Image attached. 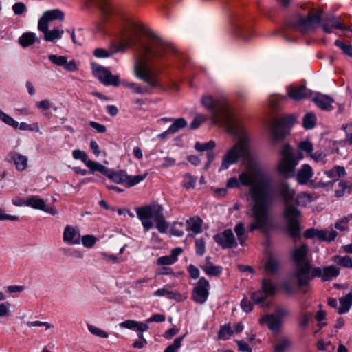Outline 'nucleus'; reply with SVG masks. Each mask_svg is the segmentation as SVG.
<instances>
[{"label":"nucleus","mask_w":352,"mask_h":352,"mask_svg":"<svg viewBox=\"0 0 352 352\" xmlns=\"http://www.w3.org/2000/svg\"><path fill=\"white\" fill-rule=\"evenodd\" d=\"M271 179L258 168L248 167L242 172L239 179L236 177L230 178L226 186L234 188H239L240 184L249 186V195L252 199L250 209L247 211V216L252 219L248 226V230H265L272 225L270 216V208L272 204L273 197L271 192Z\"/></svg>","instance_id":"nucleus-1"},{"label":"nucleus","mask_w":352,"mask_h":352,"mask_svg":"<svg viewBox=\"0 0 352 352\" xmlns=\"http://www.w3.org/2000/svg\"><path fill=\"white\" fill-rule=\"evenodd\" d=\"M201 104L210 112L213 124L223 125L228 133L238 138L237 142L223 155L219 170H227L240 158L249 160L250 151L248 134L241 121L230 111L226 100L206 95L201 98Z\"/></svg>","instance_id":"nucleus-2"},{"label":"nucleus","mask_w":352,"mask_h":352,"mask_svg":"<svg viewBox=\"0 0 352 352\" xmlns=\"http://www.w3.org/2000/svg\"><path fill=\"white\" fill-rule=\"evenodd\" d=\"M168 50V44L160 36L151 34L148 38L135 48L133 72L135 76L147 83L146 88L132 82L130 89L135 94H151L152 89L160 87L157 74L151 69V65L164 57Z\"/></svg>","instance_id":"nucleus-3"},{"label":"nucleus","mask_w":352,"mask_h":352,"mask_svg":"<svg viewBox=\"0 0 352 352\" xmlns=\"http://www.w3.org/2000/svg\"><path fill=\"white\" fill-rule=\"evenodd\" d=\"M276 191L285 204L284 216L287 221V232L291 236L296 238L300 234L298 218L300 217V211L293 205L296 191L286 182H280Z\"/></svg>","instance_id":"nucleus-4"},{"label":"nucleus","mask_w":352,"mask_h":352,"mask_svg":"<svg viewBox=\"0 0 352 352\" xmlns=\"http://www.w3.org/2000/svg\"><path fill=\"white\" fill-rule=\"evenodd\" d=\"M137 216L141 221L144 231L148 232L153 227L151 219L156 223V228L160 233H166L168 229V223L164 216V208L158 204H151L135 209Z\"/></svg>","instance_id":"nucleus-5"},{"label":"nucleus","mask_w":352,"mask_h":352,"mask_svg":"<svg viewBox=\"0 0 352 352\" xmlns=\"http://www.w3.org/2000/svg\"><path fill=\"white\" fill-rule=\"evenodd\" d=\"M308 246L302 244L296 248L292 252V258L296 264L293 276L296 280L298 287H302L310 283L309 272L312 265L311 261L307 258Z\"/></svg>","instance_id":"nucleus-6"},{"label":"nucleus","mask_w":352,"mask_h":352,"mask_svg":"<svg viewBox=\"0 0 352 352\" xmlns=\"http://www.w3.org/2000/svg\"><path fill=\"white\" fill-rule=\"evenodd\" d=\"M280 155L277 165L278 172L285 177H293L295 168L298 161L303 159V155L301 153H294L292 148L286 144L280 151Z\"/></svg>","instance_id":"nucleus-7"},{"label":"nucleus","mask_w":352,"mask_h":352,"mask_svg":"<svg viewBox=\"0 0 352 352\" xmlns=\"http://www.w3.org/2000/svg\"><path fill=\"white\" fill-rule=\"evenodd\" d=\"M321 22V14L320 12H311L307 16H298L294 23V28L302 32L307 33L315 31Z\"/></svg>","instance_id":"nucleus-8"},{"label":"nucleus","mask_w":352,"mask_h":352,"mask_svg":"<svg viewBox=\"0 0 352 352\" xmlns=\"http://www.w3.org/2000/svg\"><path fill=\"white\" fill-rule=\"evenodd\" d=\"M94 75L104 85L118 86L120 83L126 88H130L131 82L123 80H120L118 75H113L106 67L98 65H92Z\"/></svg>","instance_id":"nucleus-9"},{"label":"nucleus","mask_w":352,"mask_h":352,"mask_svg":"<svg viewBox=\"0 0 352 352\" xmlns=\"http://www.w3.org/2000/svg\"><path fill=\"white\" fill-rule=\"evenodd\" d=\"M296 116L291 114L275 120L271 127L272 136L274 141L283 139L287 134V129L296 122Z\"/></svg>","instance_id":"nucleus-10"},{"label":"nucleus","mask_w":352,"mask_h":352,"mask_svg":"<svg viewBox=\"0 0 352 352\" xmlns=\"http://www.w3.org/2000/svg\"><path fill=\"white\" fill-rule=\"evenodd\" d=\"M106 176L116 184H122L126 187H132L144 180L147 173L131 176L128 175L124 170L114 171L109 168Z\"/></svg>","instance_id":"nucleus-11"},{"label":"nucleus","mask_w":352,"mask_h":352,"mask_svg":"<svg viewBox=\"0 0 352 352\" xmlns=\"http://www.w3.org/2000/svg\"><path fill=\"white\" fill-rule=\"evenodd\" d=\"M141 33L135 28H132L125 31L120 38L117 47L120 52H124L127 48L136 46L140 43Z\"/></svg>","instance_id":"nucleus-12"},{"label":"nucleus","mask_w":352,"mask_h":352,"mask_svg":"<svg viewBox=\"0 0 352 352\" xmlns=\"http://www.w3.org/2000/svg\"><path fill=\"white\" fill-rule=\"evenodd\" d=\"M210 283L201 277L195 285L192 292V300L198 304H204L209 296Z\"/></svg>","instance_id":"nucleus-13"},{"label":"nucleus","mask_w":352,"mask_h":352,"mask_svg":"<svg viewBox=\"0 0 352 352\" xmlns=\"http://www.w3.org/2000/svg\"><path fill=\"white\" fill-rule=\"evenodd\" d=\"M340 274V269L334 265L324 267H311L309 272L310 281L314 277L321 278L322 281H329L336 278Z\"/></svg>","instance_id":"nucleus-14"},{"label":"nucleus","mask_w":352,"mask_h":352,"mask_svg":"<svg viewBox=\"0 0 352 352\" xmlns=\"http://www.w3.org/2000/svg\"><path fill=\"white\" fill-rule=\"evenodd\" d=\"M64 16V12L58 9L47 10L43 13L38 20V30L39 31H45L46 28H48L50 23L56 20H63Z\"/></svg>","instance_id":"nucleus-15"},{"label":"nucleus","mask_w":352,"mask_h":352,"mask_svg":"<svg viewBox=\"0 0 352 352\" xmlns=\"http://www.w3.org/2000/svg\"><path fill=\"white\" fill-rule=\"evenodd\" d=\"M214 240L224 249L236 248L237 246V242L231 229L225 230L214 235Z\"/></svg>","instance_id":"nucleus-16"},{"label":"nucleus","mask_w":352,"mask_h":352,"mask_svg":"<svg viewBox=\"0 0 352 352\" xmlns=\"http://www.w3.org/2000/svg\"><path fill=\"white\" fill-rule=\"evenodd\" d=\"M321 27L324 32L328 34L332 33L333 29L352 31L349 27L344 25L340 18L334 16H329L323 19Z\"/></svg>","instance_id":"nucleus-17"},{"label":"nucleus","mask_w":352,"mask_h":352,"mask_svg":"<svg viewBox=\"0 0 352 352\" xmlns=\"http://www.w3.org/2000/svg\"><path fill=\"white\" fill-rule=\"evenodd\" d=\"M258 321L261 324H266L274 333L280 332L283 325V321L272 314L262 316Z\"/></svg>","instance_id":"nucleus-18"},{"label":"nucleus","mask_w":352,"mask_h":352,"mask_svg":"<svg viewBox=\"0 0 352 352\" xmlns=\"http://www.w3.org/2000/svg\"><path fill=\"white\" fill-rule=\"evenodd\" d=\"M314 175L312 167L307 164H304L298 169L295 177L300 185L307 184Z\"/></svg>","instance_id":"nucleus-19"},{"label":"nucleus","mask_w":352,"mask_h":352,"mask_svg":"<svg viewBox=\"0 0 352 352\" xmlns=\"http://www.w3.org/2000/svg\"><path fill=\"white\" fill-rule=\"evenodd\" d=\"M311 91L305 85H291L287 88V94L294 100H300L311 96Z\"/></svg>","instance_id":"nucleus-20"},{"label":"nucleus","mask_w":352,"mask_h":352,"mask_svg":"<svg viewBox=\"0 0 352 352\" xmlns=\"http://www.w3.org/2000/svg\"><path fill=\"white\" fill-rule=\"evenodd\" d=\"M281 267V261L276 255L270 254L265 265V272L270 275L276 274Z\"/></svg>","instance_id":"nucleus-21"},{"label":"nucleus","mask_w":352,"mask_h":352,"mask_svg":"<svg viewBox=\"0 0 352 352\" xmlns=\"http://www.w3.org/2000/svg\"><path fill=\"white\" fill-rule=\"evenodd\" d=\"M10 162H12L18 171H23L28 167V157L19 153L13 151L9 154Z\"/></svg>","instance_id":"nucleus-22"},{"label":"nucleus","mask_w":352,"mask_h":352,"mask_svg":"<svg viewBox=\"0 0 352 352\" xmlns=\"http://www.w3.org/2000/svg\"><path fill=\"white\" fill-rule=\"evenodd\" d=\"M167 287H168V285H166L163 288L158 289L154 292V295L156 296H166L168 299H174L177 301H182L187 298L186 294H182L176 291L168 290L166 288Z\"/></svg>","instance_id":"nucleus-23"},{"label":"nucleus","mask_w":352,"mask_h":352,"mask_svg":"<svg viewBox=\"0 0 352 352\" xmlns=\"http://www.w3.org/2000/svg\"><path fill=\"white\" fill-rule=\"evenodd\" d=\"M314 103L321 109L324 111H331L333 109L332 102L333 100L327 96L321 94H317L314 98Z\"/></svg>","instance_id":"nucleus-24"},{"label":"nucleus","mask_w":352,"mask_h":352,"mask_svg":"<svg viewBox=\"0 0 352 352\" xmlns=\"http://www.w3.org/2000/svg\"><path fill=\"white\" fill-rule=\"evenodd\" d=\"M111 10L109 8H102V14L99 21L96 22L94 25V32L96 34H104L106 32L104 23L107 21L109 16L110 15Z\"/></svg>","instance_id":"nucleus-25"},{"label":"nucleus","mask_w":352,"mask_h":352,"mask_svg":"<svg viewBox=\"0 0 352 352\" xmlns=\"http://www.w3.org/2000/svg\"><path fill=\"white\" fill-rule=\"evenodd\" d=\"M119 325L123 328L138 331H139V333H143L144 331H146L149 328L146 323L138 322L133 320H125L120 323Z\"/></svg>","instance_id":"nucleus-26"},{"label":"nucleus","mask_w":352,"mask_h":352,"mask_svg":"<svg viewBox=\"0 0 352 352\" xmlns=\"http://www.w3.org/2000/svg\"><path fill=\"white\" fill-rule=\"evenodd\" d=\"M202 219L197 216L190 218L186 221L187 230L192 231L194 234H199L202 231Z\"/></svg>","instance_id":"nucleus-27"},{"label":"nucleus","mask_w":352,"mask_h":352,"mask_svg":"<svg viewBox=\"0 0 352 352\" xmlns=\"http://www.w3.org/2000/svg\"><path fill=\"white\" fill-rule=\"evenodd\" d=\"M120 52L117 45H112L109 49L96 48L94 51V55L97 58H108L116 53Z\"/></svg>","instance_id":"nucleus-28"},{"label":"nucleus","mask_w":352,"mask_h":352,"mask_svg":"<svg viewBox=\"0 0 352 352\" xmlns=\"http://www.w3.org/2000/svg\"><path fill=\"white\" fill-rule=\"evenodd\" d=\"M234 230L236 234L237 240L241 245L243 246L248 239V235L245 231V224L243 222L238 223L234 228Z\"/></svg>","instance_id":"nucleus-29"},{"label":"nucleus","mask_w":352,"mask_h":352,"mask_svg":"<svg viewBox=\"0 0 352 352\" xmlns=\"http://www.w3.org/2000/svg\"><path fill=\"white\" fill-rule=\"evenodd\" d=\"M40 32L43 34L45 41L50 42L60 38L64 34V31L63 30L58 29L49 30L48 28H46V30Z\"/></svg>","instance_id":"nucleus-30"},{"label":"nucleus","mask_w":352,"mask_h":352,"mask_svg":"<svg viewBox=\"0 0 352 352\" xmlns=\"http://www.w3.org/2000/svg\"><path fill=\"white\" fill-rule=\"evenodd\" d=\"M293 343L287 337H282L277 342L274 346L275 352H285L292 349Z\"/></svg>","instance_id":"nucleus-31"},{"label":"nucleus","mask_w":352,"mask_h":352,"mask_svg":"<svg viewBox=\"0 0 352 352\" xmlns=\"http://www.w3.org/2000/svg\"><path fill=\"white\" fill-rule=\"evenodd\" d=\"M352 305V292H349L346 296L340 298V307L338 313L340 314L347 312Z\"/></svg>","instance_id":"nucleus-32"},{"label":"nucleus","mask_w":352,"mask_h":352,"mask_svg":"<svg viewBox=\"0 0 352 352\" xmlns=\"http://www.w3.org/2000/svg\"><path fill=\"white\" fill-rule=\"evenodd\" d=\"M26 206L31 207L37 210H46L45 209V201L38 196H31L28 198Z\"/></svg>","instance_id":"nucleus-33"},{"label":"nucleus","mask_w":352,"mask_h":352,"mask_svg":"<svg viewBox=\"0 0 352 352\" xmlns=\"http://www.w3.org/2000/svg\"><path fill=\"white\" fill-rule=\"evenodd\" d=\"M36 34L28 32L23 33L19 38V43L23 47H28L36 41Z\"/></svg>","instance_id":"nucleus-34"},{"label":"nucleus","mask_w":352,"mask_h":352,"mask_svg":"<svg viewBox=\"0 0 352 352\" xmlns=\"http://www.w3.org/2000/svg\"><path fill=\"white\" fill-rule=\"evenodd\" d=\"M85 166L89 168L91 173H94L95 172H100L105 176L108 173V168L97 162L91 160L90 159L88 162H87Z\"/></svg>","instance_id":"nucleus-35"},{"label":"nucleus","mask_w":352,"mask_h":352,"mask_svg":"<svg viewBox=\"0 0 352 352\" xmlns=\"http://www.w3.org/2000/svg\"><path fill=\"white\" fill-rule=\"evenodd\" d=\"M337 236V232L333 229L321 230L318 232V239L324 241H331Z\"/></svg>","instance_id":"nucleus-36"},{"label":"nucleus","mask_w":352,"mask_h":352,"mask_svg":"<svg viewBox=\"0 0 352 352\" xmlns=\"http://www.w3.org/2000/svg\"><path fill=\"white\" fill-rule=\"evenodd\" d=\"M201 268L208 276H218L222 272V268L220 266L212 265L210 263L201 265Z\"/></svg>","instance_id":"nucleus-37"},{"label":"nucleus","mask_w":352,"mask_h":352,"mask_svg":"<svg viewBox=\"0 0 352 352\" xmlns=\"http://www.w3.org/2000/svg\"><path fill=\"white\" fill-rule=\"evenodd\" d=\"M67 242L72 244H79L80 242V234L78 230L67 226Z\"/></svg>","instance_id":"nucleus-38"},{"label":"nucleus","mask_w":352,"mask_h":352,"mask_svg":"<svg viewBox=\"0 0 352 352\" xmlns=\"http://www.w3.org/2000/svg\"><path fill=\"white\" fill-rule=\"evenodd\" d=\"M333 261L337 263L338 265L352 268V258L349 256H334L332 258Z\"/></svg>","instance_id":"nucleus-39"},{"label":"nucleus","mask_w":352,"mask_h":352,"mask_svg":"<svg viewBox=\"0 0 352 352\" xmlns=\"http://www.w3.org/2000/svg\"><path fill=\"white\" fill-rule=\"evenodd\" d=\"M187 126V122L185 119L180 118L173 120V123L168 129V132L174 134L179 129H183Z\"/></svg>","instance_id":"nucleus-40"},{"label":"nucleus","mask_w":352,"mask_h":352,"mask_svg":"<svg viewBox=\"0 0 352 352\" xmlns=\"http://www.w3.org/2000/svg\"><path fill=\"white\" fill-rule=\"evenodd\" d=\"M312 201L311 195L307 192H300L295 196L294 201L296 205L305 206Z\"/></svg>","instance_id":"nucleus-41"},{"label":"nucleus","mask_w":352,"mask_h":352,"mask_svg":"<svg viewBox=\"0 0 352 352\" xmlns=\"http://www.w3.org/2000/svg\"><path fill=\"white\" fill-rule=\"evenodd\" d=\"M262 291L267 296H272L276 293V287L268 279L262 281Z\"/></svg>","instance_id":"nucleus-42"},{"label":"nucleus","mask_w":352,"mask_h":352,"mask_svg":"<svg viewBox=\"0 0 352 352\" xmlns=\"http://www.w3.org/2000/svg\"><path fill=\"white\" fill-rule=\"evenodd\" d=\"M316 122V117L313 113H307L303 118L302 125L306 129H313Z\"/></svg>","instance_id":"nucleus-43"},{"label":"nucleus","mask_w":352,"mask_h":352,"mask_svg":"<svg viewBox=\"0 0 352 352\" xmlns=\"http://www.w3.org/2000/svg\"><path fill=\"white\" fill-rule=\"evenodd\" d=\"M334 44L342 50L343 54L352 57V45L351 44L340 40H336Z\"/></svg>","instance_id":"nucleus-44"},{"label":"nucleus","mask_w":352,"mask_h":352,"mask_svg":"<svg viewBox=\"0 0 352 352\" xmlns=\"http://www.w3.org/2000/svg\"><path fill=\"white\" fill-rule=\"evenodd\" d=\"M186 333L184 334L182 336L176 338L173 344L168 346L164 352H177L178 349L181 347L182 342L185 338Z\"/></svg>","instance_id":"nucleus-45"},{"label":"nucleus","mask_w":352,"mask_h":352,"mask_svg":"<svg viewBox=\"0 0 352 352\" xmlns=\"http://www.w3.org/2000/svg\"><path fill=\"white\" fill-rule=\"evenodd\" d=\"M267 297V296L263 291H257L252 294V299L254 303L261 304L263 307L267 306V305L264 302Z\"/></svg>","instance_id":"nucleus-46"},{"label":"nucleus","mask_w":352,"mask_h":352,"mask_svg":"<svg viewBox=\"0 0 352 352\" xmlns=\"http://www.w3.org/2000/svg\"><path fill=\"white\" fill-rule=\"evenodd\" d=\"M309 157L316 163H321L322 164H324L327 162V154L322 151L312 152V153H311V155H309Z\"/></svg>","instance_id":"nucleus-47"},{"label":"nucleus","mask_w":352,"mask_h":352,"mask_svg":"<svg viewBox=\"0 0 352 352\" xmlns=\"http://www.w3.org/2000/svg\"><path fill=\"white\" fill-rule=\"evenodd\" d=\"M197 178L190 174L186 173L184 175L183 186L186 189L193 188L195 186Z\"/></svg>","instance_id":"nucleus-48"},{"label":"nucleus","mask_w":352,"mask_h":352,"mask_svg":"<svg viewBox=\"0 0 352 352\" xmlns=\"http://www.w3.org/2000/svg\"><path fill=\"white\" fill-rule=\"evenodd\" d=\"M233 331L230 324L222 326L219 332V338L223 340H227L232 335Z\"/></svg>","instance_id":"nucleus-49"},{"label":"nucleus","mask_w":352,"mask_h":352,"mask_svg":"<svg viewBox=\"0 0 352 352\" xmlns=\"http://www.w3.org/2000/svg\"><path fill=\"white\" fill-rule=\"evenodd\" d=\"M0 120L13 128L16 129L19 126L18 122L3 111H0Z\"/></svg>","instance_id":"nucleus-50"},{"label":"nucleus","mask_w":352,"mask_h":352,"mask_svg":"<svg viewBox=\"0 0 352 352\" xmlns=\"http://www.w3.org/2000/svg\"><path fill=\"white\" fill-rule=\"evenodd\" d=\"M216 146V144L214 141L211 140L206 143H199L197 142L195 144V148L198 151H210L213 149Z\"/></svg>","instance_id":"nucleus-51"},{"label":"nucleus","mask_w":352,"mask_h":352,"mask_svg":"<svg viewBox=\"0 0 352 352\" xmlns=\"http://www.w3.org/2000/svg\"><path fill=\"white\" fill-rule=\"evenodd\" d=\"M317 349L320 351H326L331 352L333 351L334 346H331L330 341L325 342L324 340H319L316 344Z\"/></svg>","instance_id":"nucleus-52"},{"label":"nucleus","mask_w":352,"mask_h":352,"mask_svg":"<svg viewBox=\"0 0 352 352\" xmlns=\"http://www.w3.org/2000/svg\"><path fill=\"white\" fill-rule=\"evenodd\" d=\"M184 223L183 222H175L171 228V233L175 236H182L184 235Z\"/></svg>","instance_id":"nucleus-53"},{"label":"nucleus","mask_w":352,"mask_h":352,"mask_svg":"<svg viewBox=\"0 0 352 352\" xmlns=\"http://www.w3.org/2000/svg\"><path fill=\"white\" fill-rule=\"evenodd\" d=\"M206 250V243L203 239H197L195 240V252L197 255L203 256Z\"/></svg>","instance_id":"nucleus-54"},{"label":"nucleus","mask_w":352,"mask_h":352,"mask_svg":"<svg viewBox=\"0 0 352 352\" xmlns=\"http://www.w3.org/2000/svg\"><path fill=\"white\" fill-rule=\"evenodd\" d=\"M72 156L75 160H81L85 164H86L87 162L89 160L87 154L85 151L78 149L73 151Z\"/></svg>","instance_id":"nucleus-55"},{"label":"nucleus","mask_w":352,"mask_h":352,"mask_svg":"<svg viewBox=\"0 0 352 352\" xmlns=\"http://www.w3.org/2000/svg\"><path fill=\"white\" fill-rule=\"evenodd\" d=\"M89 331L94 335L100 338H107L109 334L104 330L91 324H87Z\"/></svg>","instance_id":"nucleus-56"},{"label":"nucleus","mask_w":352,"mask_h":352,"mask_svg":"<svg viewBox=\"0 0 352 352\" xmlns=\"http://www.w3.org/2000/svg\"><path fill=\"white\" fill-rule=\"evenodd\" d=\"M298 148L302 151H305L307 154H309V156L311 155V153H312L314 150V146L312 143L309 140H305L302 142H300L298 144Z\"/></svg>","instance_id":"nucleus-57"},{"label":"nucleus","mask_w":352,"mask_h":352,"mask_svg":"<svg viewBox=\"0 0 352 352\" xmlns=\"http://www.w3.org/2000/svg\"><path fill=\"white\" fill-rule=\"evenodd\" d=\"M83 245L86 248H92L97 241V239L93 235H85L81 239Z\"/></svg>","instance_id":"nucleus-58"},{"label":"nucleus","mask_w":352,"mask_h":352,"mask_svg":"<svg viewBox=\"0 0 352 352\" xmlns=\"http://www.w3.org/2000/svg\"><path fill=\"white\" fill-rule=\"evenodd\" d=\"M49 60L54 64L58 66H66V57L51 54L49 56Z\"/></svg>","instance_id":"nucleus-59"},{"label":"nucleus","mask_w":352,"mask_h":352,"mask_svg":"<svg viewBox=\"0 0 352 352\" xmlns=\"http://www.w3.org/2000/svg\"><path fill=\"white\" fill-rule=\"evenodd\" d=\"M206 120V116L201 114H199L195 117L192 122L190 123V127L192 129H197L204 121Z\"/></svg>","instance_id":"nucleus-60"},{"label":"nucleus","mask_w":352,"mask_h":352,"mask_svg":"<svg viewBox=\"0 0 352 352\" xmlns=\"http://www.w3.org/2000/svg\"><path fill=\"white\" fill-rule=\"evenodd\" d=\"M336 170H334V168H332L328 171H327L325 173V174L327 175V176L329 177V178H331L332 179L331 181H329L328 182L327 184H324V183H322L321 182V186H333V184L334 183L335 181H336L338 179V177L336 176Z\"/></svg>","instance_id":"nucleus-61"},{"label":"nucleus","mask_w":352,"mask_h":352,"mask_svg":"<svg viewBox=\"0 0 352 352\" xmlns=\"http://www.w3.org/2000/svg\"><path fill=\"white\" fill-rule=\"evenodd\" d=\"M175 263L174 259H173L170 255L161 256L157 259V264L158 265H168Z\"/></svg>","instance_id":"nucleus-62"},{"label":"nucleus","mask_w":352,"mask_h":352,"mask_svg":"<svg viewBox=\"0 0 352 352\" xmlns=\"http://www.w3.org/2000/svg\"><path fill=\"white\" fill-rule=\"evenodd\" d=\"M35 107L41 110L42 111L48 110L51 108L52 104L48 100H43L41 101L36 102L35 104Z\"/></svg>","instance_id":"nucleus-63"},{"label":"nucleus","mask_w":352,"mask_h":352,"mask_svg":"<svg viewBox=\"0 0 352 352\" xmlns=\"http://www.w3.org/2000/svg\"><path fill=\"white\" fill-rule=\"evenodd\" d=\"M12 10L16 15H19L25 12L26 7L23 3L18 2L13 5Z\"/></svg>","instance_id":"nucleus-64"}]
</instances>
